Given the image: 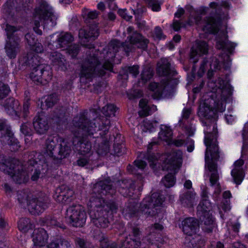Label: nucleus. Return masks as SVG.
<instances>
[{
	"label": "nucleus",
	"instance_id": "obj_63",
	"mask_svg": "<svg viewBox=\"0 0 248 248\" xmlns=\"http://www.w3.org/2000/svg\"><path fill=\"white\" fill-rule=\"evenodd\" d=\"M4 10L5 12L10 14L12 12V10H13L15 7V0H7L6 2L3 6Z\"/></svg>",
	"mask_w": 248,
	"mask_h": 248
},
{
	"label": "nucleus",
	"instance_id": "obj_33",
	"mask_svg": "<svg viewBox=\"0 0 248 248\" xmlns=\"http://www.w3.org/2000/svg\"><path fill=\"white\" fill-rule=\"evenodd\" d=\"M244 161L239 159L234 163V168L232 170L231 174L233 178V182L236 185H239L242 182L244 177V172L241 167L244 165Z\"/></svg>",
	"mask_w": 248,
	"mask_h": 248
},
{
	"label": "nucleus",
	"instance_id": "obj_11",
	"mask_svg": "<svg viewBox=\"0 0 248 248\" xmlns=\"http://www.w3.org/2000/svg\"><path fill=\"white\" fill-rule=\"evenodd\" d=\"M5 31L8 39L5 47L6 52L9 58L14 59L20 51V39L16 33L17 29L15 26L7 24Z\"/></svg>",
	"mask_w": 248,
	"mask_h": 248
},
{
	"label": "nucleus",
	"instance_id": "obj_58",
	"mask_svg": "<svg viewBox=\"0 0 248 248\" xmlns=\"http://www.w3.org/2000/svg\"><path fill=\"white\" fill-rule=\"evenodd\" d=\"M75 243L76 245L79 248H93V246L91 243L81 238H77Z\"/></svg>",
	"mask_w": 248,
	"mask_h": 248
},
{
	"label": "nucleus",
	"instance_id": "obj_20",
	"mask_svg": "<svg viewBox=\"0 0 248 248\" xmlns=\"http://www.w3.org/2000/svg\"><path fill=\"white\" fill-rule=\"evenodd\" d=\"M74 192L65 185H62L57 187L53 195V198L60 203L68 204L74 199Z\"/></svg>",
	"mask_w": 248,
	"mask_h": 248
},
{
	"label": "nucleus",
	"instance_id": "obj_44",
	"mask_svg": "<svg viewBox=\"0 0 248 248\" xmlns=\"http://www.w3.org/2000/svg\"><path fill=\"white\" fill-rule=\"evenodd\" d=\"M44 102H42L41 107L42 109H44V104L47 108H50L53 107L55 104H56L60 100V97L56 93H53L50 94L46 98H44Z\"/></svg>",
	"mask_w": 248,
	"mask_h": 248
},
{
	"label": "nucleus",
	"instance_id": "obj_23",
	"mask_svg": "<svg viewBox=\"0 0 248 248\" xmlns=\"http://www.w3.org/2000/svg\"><path fill=\"white\" fill-rule=\"evenodd\" d=\"M116 185L119 192L124 197H132L133 195L135 185L131 180H119Z\"/></svg>",
	"mask_w": 248,
	"mask_h": 248
},
{
	"label": "nucleus",
	"instance_id": "obj_42",
	"mask_svg": "<svg viewBox=\"0 0 248 248\" xmlns=\"http://www.w3.org/2000/svg\"><path fill=\"white\" fill-rule=\"evenodd\" d=\"M139 106L142 109L139 113L140 116L144 117L149 115L152 111L156 110V107L152 105L150 107L148 104V101L146 99H141L139 102Z\"/></svg>",
	"mask_w": 248,
	"mask_h": 248
},
{
	"label": "nucleus",
	"instance_id": "obj_43",
	"mask_svg": "<svg viewBox=\"0 0 248 248\" xmlns=\"http://www.w3.org/2000/svg\"><path fill=\"white\" fill-rule=\"evenodd\" d=\"M195 193L191 191H187L180 196L179 201L184 206L190 207L192 205Z\"/></svg>",
	"mask_w": 248,
	"mask_h": 248
},
{
	"label": "nucleus",
	"instance_id": "obj_49",
	"mask_svg": "<svg viewBox=\"0 0 248 248\" xmlns=\"http://www.w3.org/2000/svg\"><path fill=\"white\" fill-rule=\"evenodd\" d=\"M43 158V155L39 153L32 151L29 155L28 163L29 166H34L39 162H40Z\"/></svg>",
	"mask_w": 248,
	"mask_h": 248
},
{
	"label": "nucleus",
	"instance_id": "obj_29",
	"mask_svg": "<svg viewBox=\"0 0 248 248\" xmlns=\"http://www.w3.org/2000/svg\"><path fill=\"white\" fill-rule=\"evenodd\" d=\"M167 169L176 171L182 164V153L180 151L172 152L167 159Z\"/></svg>",
	"mask_w": 248,
	"mask_h": 248
},
{
	"label": "nucleus",
	"instance_id": "obj_36",
	"mask_svg": "<svg viewBox=\"0 0 248 248\" xmlns=\"http://www.w3.org/2000/svg\"><path fill=\"white\" fill-rule=\"evenodd\" d=\"M200 219L204 225L203 230L208 232L212 231L215 227V220L210 212H202V214H198Z\"/></svg>",
	"mask_w": 248,
	"mask_h": 248
},
{
	"label": "nucleus",
	"instance_id": "obj_6",
	"mask_svg": "<svg viewBox=\"0 0 248 248\" xmlns=\"http://www.w3.org/2000/svg\"><path fill=\"white\" fill-rule=\"evenodd\" d=\"M100 12L96 10L89 11L85 9L83 12V17L85 22L88 25L87 29H81L78 31L79 37L83 42H88L89 40H94L99 34L97 24L94 21L96 19Z\"/></svg>",
	"mask_w": 248,
	"mask_h": 248
},
{
	"label": "nucleus",
	"instance_id": "obj_3",
	"mask_svg": "<svg viewBox=\"0 0 248 248\" xmlns=\"http://www.w3.org/2000/svg\"><path fill=\"white\" fill-rule=\"evenodd\" d=\"M222 88L218 90V94L212 93L202 106H200L199 115L206 119L215 118L217 111L223 112L226 108L227 100L232 94V87L228 82L223 81Z\"/></svg>",
	"mask_w": 248,
	"mask_h": 248
},
{
	"label": "nucleus",
	"instance_id": "obj_46",
	"mask_svg": "<svg viewBox=\"0 0 248 248\" xmlns=\"http://www.w3.org/2000/svg\"><path fill=\"white\" fill-rule=\"evenodd\" d=\"M172 132L170 127L165 125H161L160 131L158 134V138L162 140L168 141L172 138Z\"/></svg>",
	"mask_w": 248,
	"mask_h": 248
},
{
	"label": "nucleus",
	"instance_id": "obj_22",
	"mask_svg": "<svg viewBox=\"0 0 248 248\" xmlns=\"http://www.w3.org/2000/svg\"><path fill=\"white\" fill-rule=\"evenodd\" d=\"M191 114V108H185L183 111L182 118L179 121V126L181 127L189 136H193L195 130V127L192 126V124L189 122L188 120Z\"/></svg>",
	"mask_w": 248,
	"mask_h": 248
},
{
	"label": "nucleus",
	"instance_id": "obj_21",
	"mask_svg": "<svg viewBox=\"0 0 248 248\" xmlns=\"http://www.w3.org/2000/svg\"><path fill=\"white\" fill-rule=\"evenodd\" d=\"M209 62L206 58H204L202 60L198 72V75L199 77L202 76L203 74L205 71V66L208 62L210 63V70H209L207 73V76L209 78H211L213 76V69L216 71L221 69L222 64L221 61H220L216 57L211 58Z\"/></svg>",
	"mask_w": 248,
	"mask_h": 248
},
{
	"label": "nucleus",
	"instance_id": "obj_5",
	"mask_svg": "<svg viewBox=\"0 0 248 248\" xmlns=\"http://www.w3.org/2000/svg\"><path fill=\"white\" fill-rule=\"evenodd\" d=\"M217 127L215 124L213 125L212 132H208V128L205 131L204 143L207 147L205 155V160L211 173L217 171V163L213 161L209 160L208 154V152H209L212 160H217L219 157L218 147L217 143Z\"/></svg>",
	"mask_w": 248,
	"mask_h": 248
},
{
	"label": "nucleus",
	"instance_id": "obj_34",
	"mask_svg": "<svg viewBox=\"0 0 248 248\" xmlns=\"http://www.w3.org/2000/svg\"><path fill=\"white\" fill-rule=\"evenodd\" d=\"M67 117L68 115L66 108L60 107L54 110L52 120L54 123H56L59 125H61L66 122Z\"/></svg>",
	"mask_w": 248,
	"mask_h": 248
},
{
	"label": "nucleus",
	"instance_id": "obj_53",
	"mask_svg": "<svg viewBox=\"0 0 248 248\" xmlns=\"http://www.w3.org/2000/svg\"><path fill=\"white\" fill-rule=\"evenodd\" d=\"M161 182L166 187L170 188L173 186L175 183V178L173 174L169 173L162 179Z\"/></svg>",
	"mask_w": 248,
	"mask_h": 248
},
{
	"label": "nucleus",
	"instance_id": "obj_15",
	"mask_svg": "<svg viewBox=\"0 0 248 248\" xmlns=\"http://www.w3.org/2000/svg\"><path fill=\"white\" fill-rule=\"evenodd\" d=\"M50 202L49 197L45 193L40 192L28 201L29 211L32 215H39L49 207Z\"/></svg>",
	"mask_w": 248,
	"mask_h": 248
},
{
	"label": "nucleus",
	"instance_id": "obj_48",
	"mask_svg": "<svg viewBox=\"0 0 248 248\" xmlns=\"http://www.w3.org/2000/svg\"><path fill=\"white\" fill-rule=\"evenodd\" d=\"M49 58L51 60L53 65L62 66L64 65L65 60L63 56L57 51L51 53Z\"/></svg>",
	"mask_w": 248,
	"mask_h": 248
},
{
	"label": "nucleus",
	"instance_id": "obj_25",
	"mask_svg": "<svg viewBox=\"0 0 248 248\" xmlns=\"http://www.w3.org/2000/svg\"><path fill=\"white\" fill-rule=\"evenodd\" d=\"M235 45L229 42L226 33L224 31L220 32L217 37L216 47L218 49L226 50L230 54H232L234 49Z\"/></svg>",
	"mask_w": 248,
	"mask_h": 248
},
{
	"label": "nucleus",
	"instance_id": "obj_24",
	"mask_svg": "<svg viewBox=\"0 0 248 248\" xmlns=\"http://www.w3.org/2000/svg\"><path fill=\"white\" fill-rule=\"evenodd\" d=\"M157 73L161 76H174L177 72L171 66L168 59L161 58L157 63Z\"/></svg>",
	"mask_w": 248,
	"mask_h": 248
},
{
	"label": "nucleus",
	"instance_id": "obj_2",
	"mask_svg": "<svg viewBox=\"0 0 248 248\" xmlns=\"http://www.w3.org/2000/svg\"><path fill=\"white\" fill-rule=\"evenodd\" d=\"M93 191L96 196H93L88 203L89 214L92 222L107 216L110 211L116 212L118 206L115 202L112 200L106 201L101 198L102 195L112 196L116 193V189L112 186V182L110 180L106 179L96 183Z\"/></svg>",
	"mask_w": 248,
	"mask_h": 248
},
{
	"label": "nucleus",
	"instance_id": "obj_7",
	"mask_svg": "<svg viewBox=\"0 0 248 248\" xmlns=\"http://www.w3.org/2000/svg\"><path fill=\"white\" fill-rule=\"evenodd\" d=\"M0 170L10 175L18 184L24 182L26 172L18 161L10 162L6 156L0 152Z\"/></svg>",
	"mask_w": 248,
	"mask_h": 248
},
{
	"label": "nucleus",
	"instance_id": "obj_55",
	"mask_svg": "<svg viewBox=\"0 0 248 248\" xmlns=\"http://www.w3.org/2000/svg\"><path fill=\"white\" fill-rule=\"evenodd\" d=\"M44 223L48 226H57L61 227V224L58 222L56 219L51 216H46L43 219Z\"/></svg>",
	"mask_w": 248,
	"mask_h": 248
},
{
	"label": "nucleus",
	"instance_id": "obj_26",
	"mask_svg": "<svg viewBox=\"0 0 248 248\" xmlns=\"http://www.w3.org/2000/svg\"><path fill=\"white\" fill-rule=\"evenodd\" d=\"M170 88L168 80H163L161 83H151L149 86V89L155 92L154 94L152 95L154 98H160L163 94L168 92Z\"/></svg>",
	"mask_w": 248,
	"mask_h": 248
},
{
	"label": "nucleus",
	"instance_id": "obj_47",
	"mask_svg": "<svg viewBox=\"0 0 248 248\" xmlns=\"http://www.w3.org/2000/svg\"><path fill=\"white\" fill-rule=\"evenodd\" d=\"M33 227V224L29 218L22 217L18 221V228L20 231L23 232H27L29 230L32 229Z\"/></svg>",
	"mask_w": 248,
	"mask_h": 248
},
{
	"label": "nucleus",
	"instance_id": "obj_13",
	"mask_svg": "<svg viewBox=\"0 0 248 248\" xmlns=\"http://www.w3.org/2000/svg\"><path fill=\"white\" fill-rule=\"evenodd\" d=\"M35 16L43 22L44 28H49L56 25L57 18L52 7L46 1H42L39 7L35 9Z\"/></svg>",
	"mask_w": 248,
	"mask_h": 248
},
{
	"label": "nucleus",
	"instance_id": "obj_10",
	"mask_svg": "<svg viewBox=\"0 0 248 248\" xmlns=\"http://www.w3.org/2000/svg\"><path fill=\"white\" fill-rule=\"evenodd\" d=\"M97 122L91 121L88 118V112L87 110H83L80 112L74 117L72 124L73 126L81 130L86 135L88 136L93 137V138H98L100 136L99 133H97L98 125Z\"/></svg>",
	"mask_w": 248,
	"mask_h": 248
},
{
	"label": "nucleus",
	"instance_id": "obj_1",
	"mask_svg": "<svg viewBox=\"0 0 248 248\" xmlns=\"http://www.w3.org/2000/svg\"><path fill=\"white\" fill-rule=\"evenodd\" d=\"M128 36L125 42L121 43L117 40L110 41L108 46L100 53V58L103 57L105 62L101 64L98 58V52L93 48L87 52V56L81 65L79 77L91 81L93 78L98 76L103 77L106 72L111 71L113 65L111 61L115 57V54L122 47L128 55L129 52L134 51L137 48L145 50L148 46L149 40L140 33L134 31L132 27L127 29Z\"/></svg>",
	"mask_w": 248,
	"mask_h": 248
},
{
	"label": "nucleus",
	"instance_id": "obj_57",
	"mask_svg": "<svg viewBox=\"0 0 248 248\" xmlns=\"http://www.w3.org/2000/svg\"><path fill=\"white\" fill-rule=\"evenodd\" d=\"M109 151V145L108 141L102 143L98 146L97 150V153L99 155H103L106 154Z\"/></svg>",
	"mask_w": 248,
	"mask_h": 248
},
{
	"label": "nucleus",
	"instance_id": "obj_19",
	"mask_svg": "<svg viewBox=\"0 0 248 248\" xmlns=\"http://www.w3.org/2000/svg\"><path fill=\"white\" fill-rule=\"evenodd\" d=\"M209 50V46L204 41H196L191 48L189 60L191 62L195 63L199 61V58L203 55H206Z\"/></svg>",
	"mask_w": 248,
	"mask_h": 248
},
{
	"label": "nucleus",
	"instance_id": "obj_31",
	"mask_svg": "<svg viewBox=\"0 0 248 248\" xmlns=\"http://www.w3.org/2000/svg\"><path fill=\"white\" fill-rule=\"evenodd\" d=\"M182 229L184 232L188 235L195 233L199 228V221L194 217H188L182 222Z\"/></svg>",
	"mask_w": 248,
	"mask_h": 248
},
{
	"label": "nucleus",
	"instance_id": "obj_60",
	"mask_svg": "<svg viewBox=\"0 0 248 248\" xmlns=\"http://www.w3.org/2000/svg\"><path fill=\"white\" fill-rule=\"evenodd\" d=\"M139 66L133 65L132 66H125L124 68L125 73L132 74L133 76L136 77L139 73Z\"/></svg>",
	"mask_w": 248,
	"mask_h": 248
},
{
	"label": "nucleus",
	"instance_id": "obj_64",
	"mask_svg": "<svg viewBox=\"0 0 248 248\" xmlns=\"http://www.w3.org/2000/svg\"><path fill=\"white\" fill-rule=\"evenodd\" d=\"M20 131L25 136H30L31 134V130L30 124L28 123H24L20 126Z\"/></svg>",
	"mask_w": 248,
	"mask_h": 248
},
{
	"label": "nucleus",
	"instance_id": "obj_35",
	"mask_svg": "<svg viewBox=\"0 0 248 248\" xmlns=\"http://www.w3.org/2000/svg\"><path fill=\"white\" fill-rule=\"evenodd\" d=\"M184 245L186 248H201L204 246V241L201 236L192 234L186 238Z\"/></svg>",
	"mask_w": 248,
	"mask_h": 248
},
{
	"label": "nucleus",
	"instance_id": "obj_16",
	"mask_svg": "<svg viewBox=\"0 0 248 248\" xmlns=\"http://www.w3.org/2000/svg\"><path fill=\"white\" fill-rule=\"evenodd\" d=\"M66 216L73 227H82L86 221L87 215L84 208L79 204L73 205L67 209Z\"/></svg>",
	"mask_w": 248,
	"mask_h": 248
},
{
	"label": "nucleus",
	"instance_id": "obj_52",
	"mask_svg": "<svg viewBox=\"0 0 248 248\" xmlns=\"http://www.w3.org/2000/svg\"><path fill=\"white\" fill-rule=\"evenodd\" d=\"M153 76V69L149 66H144L141 74V79L142 82L143 83L146 82L152 78Z\"/></svg>",
	"mask_w": 248,
	"mask_h": 248
},
{
	"label": "nucleus",
	"instance_id": "obj_30",
	"mask_svg": "<svg viewBox=\"0 0 248 248\" xmlns=\"http://www.w3.org/2000/svg\"><path fill=\"white\" fill-rule=\"evenodd\" d=\"M48 236L46 231L43 228L35 230L33 235V241L34 246L36 248H39L44 246L48 239Z\"/></svg>",
	"mask_w": 248,
	"mask_h": 248
},
{
	"label": "nucleus",
	"instance_id": "obj_41",
	"mask_svg": "<svg viewBox=\"0 0 248 248\" xmlns=\"http://www.w3.org/2000/svg\"><path fill=\"white\" fill-rule=\"evenodd\" d=\"M138 203L134 200H131L126 204L123 210V214L126 217H132L138 211Z\"/></svg>",
	"mask_w": 248,
	"mask_h": 248
},
{
	"label": "nucleus",
	"instance_id": "obj_50",
	"mask_svg": "<svg viewBox=\"0 0 248 248\" xmlns=\"http://www.w3.org/2000/svg\"><path fill=\"white\" fill-rule=\"evenodd\" d=\"M212 206L211 203L207 199H203L197 207V213L202 214V212H210Z\"/></svg>",
	"mask_w": 248,
	"mask_h": 248
},
{
	"label": "nucleus",
	"instance_id": "obj_18",
	"mask_svg": "<svg viewBox=\"0 0 248 248\" xmlns=\"http://www.w3.org/2000/svg\"><path fill=\"white\" fill-rule=\"evenodd\" d=\"M52 76L50 68L43 64H38L34 67L30 74V78L33 81L41 83H43V80L49 81Z\"/></svg>",
	"mask_w": 248,
	"mask_h": 248
},
{
	"label": "nucleus",
	"instance_id": "obj_38",
	"mask_svg": "<svg viewBox=\"0 0 248 248\" xmlns=\"http://www.w3.org/2000/svg\"><path fill=\"white\" fill-rule=\"evenodd\" d=\"M74 38L71 33H62L55 42H53V46L56 48H64L68 46L73 41Z\"/></svg>",
	"mask_w": 248,
	"mask_h": 248
},
{
	"label": "nucleus",
	"instance_id": "obj_17",
	"mask_svg": "<svg viewBox=\"0 0 248 248\" xmlns=\"http://www.w3.org/2000/svg\"><path fill=\"white\" fill-rule=\"evenodd\" d=\"M0 138L3 139V141H6L10 146L11 150L16 151L18 150L20 145L19 142L14 136V134L11 130V127L6 124L5 122L0 121Z\"/></svg>",
	"mask_w": 248,
	"mask_h": 248
},
{
	"label": "nucleus",
	"instance_id": "obj_54",
	"mask_svg": "<svg viewBox=\"0 0 248 248\" xmlns=\"http://www.w3.org/2000/svg\"><path fill=\"white\" fill-rule=\"evenodd\" d=\"M95 226L98 228H106L108 226L109 222L107 216H103L92 222Z\"/></svg>",
	"mask_w": 248,
	"mask_h": 248
},
{
	"label": "nucleus",
	"instance_id": "obj_40",
	"mask_svg": "<svg viewBox=\"0 0 248 248\" xmlns=\"http://www.w3.org/2000/svg\"><path fill=\"white\" fill-rule=\"evenodd\" d=\"M114 141L113 149L110 154L117 156L122 155L125 152L124 147L123 144V137L121 134H117Z\"/></svg>",
	"mask_w": 248,
	"mask_h": 248
},
{
	"label": "nucleus",
	"instance_id": "obj_59",
	"mask_svg": "<svg viewBox=\"0 0 248 248\" xmlns=\"http://www.w3.org/2000/svg\"><path fill=\"white\" fill-rule=\"evenodd\" d=\"M80 50V46L74 44L69 46L67 51L73 58L76 57Z\"/></svg>",
	"mask_w": 248,
	"mask_h": 248
},
{
	"label": "nucleus",
	"instance_id": "obj_51",
	"mask_svg": "<svg viewBox=\"0 0 248 248\" xmlns=\"http://www.w3.org/2000/svg\"><path fill=\"white\" fill-rule=\"evenodd\" d=\"M37 58L31 53L24 54L20 58L22 64L27 65L33 66L34 64H36L35 62Z\"/></svg>",
	"mask_w": 248,
	"mask_h": 248
},
{
	"label": "nucleus",
	"instance_id": "obj_62",
	"mask_svg": "<svg viewBox=\"0 0 248 248\" xmlns=\"http://www.w3.org/2000/svg\"><path fill=\"white\" fill-rule=\"evenodd\" d=\"M10 89L7 85L0 81V99L7 96L9 93Z\"/></svg>",
	"mask_w": 248,
	"mask_h": 248
},
{
	"label": "nucleus",
	"instance_id": "obj_56",
	"mask_svg": "<svg viewBox=\"0 0 248 248\" xmlns=\"http://www.w3.org/2000/svg\"><path fill=\"white\" fill-rule=\"evenodd\" d=\"M101 248H118L116 243L108 241L107 238H103L100 240Z\"/></svg>",
	"mask_w": 248,
	"mask_h": 248
},
{
	"label": "nucleus",
	"instance_id": "obj_45",
	"mask_svg": "<svg viewBox=\"0 0 248 248\" xmlns=\"http://www.w3.org/2000/svg\"><path fill=\"white\" fill-rule=\"evenodd\" d=\"M133 164V165L129 164L127 167V170L133 174H139L138 170H143L147 165L146 163L141 160H136Z\"/></svg>",
	"mask_w": 248,
	"mask_h": 248
},
{
	"label": "nucleus",
	"instance_id": "obj_39",
	"mask_svg": "<svg viewBox=\"0 0 248 248\" xmlns=\"http://www.w3.org/2000/svg\"><path fill=\"white\" fill-rule=\"evenodd\" d=\"M19 105L18 101L13 97L7 98L3 104V106L6 112L11 115H17V110Z\"/></svg>",
	"mask_w": 248,
	"mask_h": 248
},
{
	"label": "nucleus",
	"instance_id": "obj_14",
	"mask_svg": "<svg viewBox=\"0 0 248 248\" xmlns=\"http://www.w3.org/2000/svg\"><path fill=\"white\" fill-rule=\"evenodd\" d=\"M117 109L114 105L108 104L103 107L101 110L105 117L100 116L94 119V121L96 122L98 125L97 129L100 131L99 135L101 137L105 136L108 133L110 127V120L107 117L114 116Z\"/></svg>",
	"mask_w": 248,
	"mask_h": 248
},
{
	"label": "nucleus",
	"instance_id": "obj_32",
	"mask_svg": "<svg viewBox=\"0 0 248 248\" xmlns=\"http://www.w3.org/2000/svg\"><path fill=\"white\" fill-rule=\"evenodd\" d=\"M219 21L212 17H207L203 21L202 31L206 33L216 34L219 30Z\"/></svg>",
	"mask_w": 248,
	"mask_h": 248
},
{
	"label": "nucleus",
	"instance_id": "obj_4",
	"mask_svg": "<svg viewBox=\"0 0 248 248\" xmlns=\"http://www.w3.org/2000/svg\"><path fill=\"white\" fill-rule=\"evenodd\" d=\"M164 227L159 223H155L148 227V234L143 238L142 241L129 237L121 240L119 244L120 248H159L163 243L161 232Z\"/></svg>",
	"mask_w": 248,
	"mask_h": 248
},
{
	"label": "nucleus",
	"instance_id": "obj_12",
	"mask_svg": "<svg viewBox=\"0 0 248 248\" xmlns=\"http://www.w3.org/2000/svg\"><path fill=\"white\" fill-rule=\"evenodd\" d=\"M5 31L8 39L5 47L6 52L9 58L14 59L20 51V39L16 33L17 29L15 26L7 24Z\"/></svg>",
	"mask_w": 248,
	"mask_h": 248
},
{
	"label": "nucleus",
	"instance_id": "obj_28",
	"mask_svg": "<svg viewBox=\"0 0 248 248\" xmlns=\"http://www.w3.org/2000/svg\"><path fill=\"white\" fill-rule=\"evenodd\" d=\"M74 149L80 154L90 153L92 149V145L87 138L82 137L76 138L73 141Z\"/></svg>",
	"mask_w": 248,
	"mask_h": 248
},
{
	"label": "nucleus",
	"instance_id": "obj_61",
	"mask_svg": "<svg viewBox=\"0 0 248 248\" xmlns=\"http://www.w3.org/2000/svg\"><path fill=\"white\" fill-rule=\"evenodd\" d=\"M28 194L24 191H18L17 193V200L22 205L25 203H28L30 200L28 199Z\"/></svg>",
	"mask_w": 248,
	"mask_h": 248
},
{
	"label": "nucleus",
	"instance_id": "obj_27",
	"mask_svg": "<svg viewBox=\"0 0 248 248\" xmlns=\"http://www.w3.org/2000/svg\"><path fill=\"white\" fill-rule=\"evenodd\" d=\"M33 125L36 133L40 135L46 133L49 129L47 118L43 114L34 117Z\"/></svg>",
	"mask_w": 248,
	"mask_h": 248
},
{
	"label": "nucleus",
	"instance_id": "obj_9",
	"mask_svg": "<svg viewBox=\"0 0 248 248\" xmlns=\"http://www.w3.org/2000/svg\"><path fill=\"white\" fill-rule=\"evenodd\" d=\"M163 202V196L159 192H154L150 196L143 199L139 210L147 217H154L159 213Z\"/></svg>",
	"mask_w": 248,
	"mask_h": 248
},
{
	"label": "nucleus",
	"instance_id": "obj_37",
	"mask_svg": "<svg viewBox=\"0 0 248 248\" xmlns=\"http://www.w3.org/2000/svg\"><path fill=\"white\" fill-rule=\"evenodd\" d=\"M46 248H72V246L68 239L57 235L47 245Z\"/></svg>",
	"mask_w": 248,
	"mask_h": 248
},
{
	"label": "nucleus",
	"instance_id": "obj_8",
	"mask_svg": "<svg viewBox=\"0 0 248 248\" xmlns=\"http://www.w3.org/2000/svg\"><path fill=\"white\" fill-rule=\"evenodd\" d=\"M57 138L50 137L46 142V154L54 160H62L68 156L71 151V144L63 139L56 147Z\"/></svg>",
	"mask_w": 248,
	"mask_h": 248
}]
</instances>
